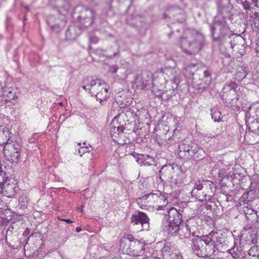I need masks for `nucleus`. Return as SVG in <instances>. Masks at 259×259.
<instances>
[{
  "label": "nucleus",
  "instance_id": "nucleus-1",
  "mask_svg": "<svg viewBox=\"0 0 259 259\" xmlns=\"http://www.w3.org/2000/svg\"><path fill=\"white\" fill-rule=\"evenodd\" d=\"M213 38L220 42L222 51L229 53L235 46V40L231 37V31L225 21H216L211 27ZM232 35H233L232 34Z\"/></svg>",
  "mask_w": 259,
  "mask_h": 259
},
{
  "label": "nucleus",
  "instance_id": "nucleus-2",
  "mask_svg": "<svg viewBox=\"0 0 259 259\" xmlns=\"http://www.w3.org/2000/svg\"><path fill=\"white\" fill-rule=\"evenodd\" d=\"M163 74H155L154 76L151 72L147 71L142 72L138 74L133 82L132 87L134 89L143 90L151 82L153 85L152 92L157 97L161 96V92L159 91L156 93L155 91V87L163 88L164 86V80L162 78Z\"/></svg>",
  "mask_w": 259,
  "mask_h": 259
},
{
  "label": "nucleus",
  "instance_id": "nucleus-3",
  "mask_svg": "<svg viewBox=\"0 0 259 259\" xmlns=\"http://www.w3.org/2000/svg\"><path fill=\"white\" fill-rule=\"evenodd\" d=\"M165 200L166 198L161 192L156 191L155 193H150L138 198L136 202L142 209L151 210L154 207L162 209Z\"/></svg>",
  "mask_w": 259,
  "mask_h": 259
},
{
  "label": "nucleus",
  "instance_id": "nucleus-4",
  "mask_svg": "<svg viewBox=\"0 0 259 259\" xmlns=\"http://www.w3.org/2000/svg\"><path fill=\"white\" fill-rule=\"evenodd\" d=\"M163 222V230L168 234H176L180 229L182 216L176 208L172 207L168 212V217Z\"/></svg>",
  "mask_w": 259,
  "mask_h": 259
},
{
  "label": "nucleus",
  "instance_id": "nucleus-5",
  "mask_svg": "<svg viewBox=\"0 0 259 259\" xmlns=\"http://www.w3.org/2000/svg\"><path fill=\"white\" fill-rule=\"evenodd\" d=\"M82 88L85 90H89L92 96H95L101 103L107 98V85L101 80H92L90 83L83 85Z\"/></svg>",
  "mask_w": 259,
  "mask_h": 259
},
{
  "label": "nucleus",
  "instance_id": "nucleus-6",
  "mask_svg": "<svg viewBox=\"0 0 259 259\" xmlns=\"http://www.w3.org/2000/svg\"><path fill=\"white\" fill-rule=\"evenodd\" d=\"M203 42V36L200 34H196L193 38L183 39L181 46L185 54L193 55L201 50Z\"/></svg>",
  "mask_w": 259,
  "mask_h": 259
},
{
  "label": "nucleus",
  "instance_id": "nucleus-7",
  "mask_svg": "<svg viewBox=\"0 0 259 259\" xmlns=\"http://www.w3.org/2000/svg\"><path fill=\"white\" fill-rule=\"evenodd\" d=\"M4 145V154L6 158L12 163L17 162L20 156V145L12 141L3 142Z\"/></svg>",
  "mask_w": 259,
  "mask_h": 259
},
{
  "label": "nucleus",
  "instance_id": "nucleus-8",
  "mask_svg": "<svg viewBox=\"0 0 259 259\" xmlns=\"http://www.w3.org/2000/svg\"><path fill=\"white\" fill-rule=\"evenodd\" d=\"M131 222L134 225L140 226V230H147L149 228V218L146 213L142 211L135 212L131 218Z\"/></svg>",
  "mask_w": 259,
  "mask_h": 259
},
{
  "label": "nucleus",
  "instance_id": "nucleus-9",
  "mask_svg": "<svg viewBox=\"0 0 259 259\" xmlns=\"http://www.w3.org/2000/svg\"><path fill=\"white\" fill-rule=\"evenodd\" d=\"M78 17L81 24L87 27L90 26L93 22L94 12L92 10L84 8L81 11Z\"/></svg>",
  "mask_w": 259,
  "mask_h": 259
},
{
  "label": "nucleus",
  "instance_id": "nucleus-10",
  "mask_svg": "<svg viewBox=\"0 0 259 259\" xmlns=\"http://www.w3.org/2000/svg\"><path fill=\"white\" fill-rule=\"evenodd\" d=\"M110 71L115 74V78L118 80L122 81L125 80L127 75L132 72L131 70L128 69L125 66H111Z\"/></svg>",
  "mask_w": 259,
  "mask_h": 259
},
{
  "label": "nucleus",
  "instance_id": "nucleus-11",
  "mask_svg": "<svg viewBox=\"0 0 259 259\" xmlns=\"http://www.w3.org/2000/svg\"><path fill=\"white\" fill-rule=\"evenodd\" d=\"M0 185L2 186L3 193L5 195L11 197L15 194L17 189L16 185L11 182V180H8L7 177H5L4 182Z\"/></svg>",
  "mask_w": 259,
  "mask_h": 259
},
{
  "label": "nucleus",
  "instance_id": "nucleus-12",
  "mask_svg": "<svg viewBox=\"0 0 259 259\" xmlns=\"http://www.w3.org/2000/svg\"><path fill=\"white\" fill-rule=\"evenodd\" d=\"M132 240L131 249L130 255L133 256H140L143 254L144 252V244L137 239H135L131 236Z\"/></svg>",
  "mask_w": 259,
  "mask_h": 259
},
{
  "label": "nucleus",
  "instance_id": "nucleus-13",
  "mask_svg": "<svg viewBox=\"0 0 259 259\" xmlns=\"http://www.w3.org/2000/svg\"><path fill=\"white\" fill-rule=\"evenodd\" d=\"M132 240L131 236L121 239L119 250L123 254H130L131 249Z\"/></svg>",
  "mask_w": 259,
  "mask_h": 259
},
{
  "label": "nucleus",
  "instance_id": "nucleus-14",
  "mask_svg": "<svg viewBox=\"0 0 259 259\" xmlns=\"http://www.w3.org/2000/svg\"><path fill=\"white\" fill-rule=\"evenodd\" d=\"M193 244L194 245V249L196 250L200 249V245L202 246L204 245H206L214 246V241L210 239L209 237H207L206 240L197 238L193 240Z\"/></svg>",
  "mask_w": 259,
  "mask_h": 259
},
{
  "label": "nucleus",
  "instance_id": "nucleus-15",
  "mask_svg": "<svg viewBox=\"0 0 259 259\" xmlns=\"http://www.w3.org/2000/svg\"><path fill=\"white\" fill-rule=\"evenodd\" d=\"M190 156L193 157L194 158L201 159L204 156L205 152L204 150L199 147L195 146H192L191 149L187 150Z\"/></svg>",
  "mask_w": 259,
  "mask_h": 259
},
{
  "label": "nucleus",
  "instance_id": "nucleus-16",
  "mask_svg": "<svg viewBox=\"0 0 259 259\" xmlns=\"http://www.w3.org/2000/svg\"><path fill=\"white\" fill-rule=\"evenodd\" d=\"M59 21L60 20L59 19H57L56 20V23L53 24L52 19L50 18L48 21V23L50 26L52 30L56 32H59L62 29V27L65 26L66 20L65 18H63L61 20L60 22Z\"/></svg>",
  "mask_w": 259,
  "mask_h": 259
},
{
  "label": "nucleus",
  "instance_id": "nucleus-17",
  "mask_svg": "<svg viewBox=\"0 0 259 259\" xmlns=\"http://www.w3.org/2000/svg\"><path fill=\"white\" fill-rule=\"evenodd\" d=\"M11 135L12 133L6 126L0 125V140H3V142H9Z\"/></svg>",
  "mask_w": 259,
  "mask_h": 259
},
{
  "label": "nucleus",
  "instance_id": "nucleus-18",
  "mask_svg": "<svg viewBox=\"0 0 259 259\" xmlns=\"http://www.w3.org/2000/svg\"><path fill=\"white\" fill-rule=\"evenodd\" d=\"M247 126L249 130L253 134L259 135V121L257 119L247 120Z\"/></svg>",
  "mask_w": 259,
  "mask_h": 259
},
{
  "label": "nucleus",
  "instance_id": "nucleus-19",
  "mask_svg": "<svg viewBox=\"0 0 259 259\" xmlns=\"http://www.w3.org/2000/svg\"><path fill=\"white\" fill-rule=\"evenodd\" d=\"M76 29L77 27L74 25H71L68 27L66 32V36L69 39L72 40L76 38L78 35Z\"/></svg>",
  "mask_w": 259,
  "mask_h": 259
},
{
  "label": "nucleus",
  "instance_id": "nucleus-20",
  "mask_svg": "<svg viewBox=\"0 0 259 259\" xmlns=\"http://www.w3.org/2000/svg\"><path fill=\"white\" fill-rule=\"evenodd\" d=\"M235 91L234 90L231 89L230 90L229 93L226 96V102H235L238 100L237 97L235 95Z\"/></svg>",
  "mask_w": 259,
  "mask_h": 259
},
{
  "label": "nucleus",
  "instance_id": "nucleus-21",
  "mask_svg": "<svg viewBox=\"0 0 259 259\" xmlns=\"http://www.w3.org/2000/svg\"><path fill=\"white\" fill-rule=\"evenodd\" d=\"M211 117L215 122H220L222 118V116L221 114V112L217 109H212L211 110Z\"/></svg>",
  "mask_w": 259,
  "mask_h": 259
},
{
  "label": "nucleus",
  "instance_id": "nucleus-22",
  "mask_svg": "<svg viewBox=\"0 0 259 259\" xmlns=\"http://www.w3.org/2000/svg\"><path fill=\"white\" fill-rule=\"evenodd\" d=\"M82 146H81L78 149V154L81 156L83 154L87 152H89L90 150L89 148L86 146L85 143L82 144Z\"/></svg>",
  "mask_w": 259,
  "mask_h": 259
},
{
  "label": "nucleus",
  "instance_id": "nucleus-23",
  "mask_svg": "<svg viewBox=\"0 0 259 259\" xmlns=\"http://www.w3.org/2000/svg\"><path fill=\"white\" fill-rule=\"evenodd\" d=\"M240 3L242 4L243 8L246 10H250L253 8L250 4V2L249 0H245V1H242L241 0V1H240Z\"/></svg>",
  "mask_w": 259,
  "mask_h": 259
},
{
  "label": "nucleus",
  "instance_id": "nucleus-24",
  "mask_svg": "<svg viewBox=\"0 0 259 259\" xmlns=\"http://www.w3.org/2000/svg\"><path fill=\"white\" fill-rule=\"evenodd\" d=\"M198 193V191H197V189H195V188H194V189L191 191V195L193 197H195L196 199L200 201H202V199L200 198L199 196L197 195Z\"/></svg>",
  "mask_w": 259,
  "mask_h": 259
},
{
  "label": "nucleus",
  "instance_id": "nucleus-25",
  "mask_svg": "<svg viewBox=\"0 0 259 259\" xmlns=\"http://www.w3.org/2000/svg\"><path fill=\"white\" fill-rule=\"evenodd\" d=\"M254 27L256 28L259 29V14H257L254 20Z\"/></svg>",
  "mask_w": 259,
  "mask_h": 259
},
{
  "label": "nucleus",
  "instance_id": "nucleus-26",
  "mask_svg": "<svg viewBox=\"0 0 259 259\" xmlns=\"http://www.w3.org/2000/svg\"><path fill=\"white\" fill-rule=\"evenodd\" d=\"M215 136L214 135H212L210 133L206 134L204 136V140L206 142L209 141L210 139L214 138Z\"/></svg>",
  "mask_w": 259,
  "mask_h": 259
},
{
  "label": "nucleus",
  "instance_id": "nucleus-27",
  "mask_svg": "<svg viewBox=\"0 0 259 259\" xmlns=\"http://www.w3.org/2000/svg\"><path fill=\"white\" fill-rule=\"evenodd\" d=\"M121 131H122V130H121V127H120L119 126H118V127L114 126V127H112V128L111 130V132L114 133H119Z\"/></svg>",
  "mask_w": 259,
  "mask_h": 259
},
{
  "label": "nucleus",
  "instance_id": "nucleus-28",
  "mask_svg": "<svg viewBox=\"0 0 259 259\" xmlns=\"http://www.w3.org/2000/svg\"><path fill=\"white\" fill-rule=\"evenodd\" d=\"M219 174V177L222 179H224L225 178L228 177V175L225 174L224 169H220Z\"/></svg>",
  "mask_w": 259,
  "mask_h": 259
},
{
  "label": "nucleus",
  "instance_id": "nucleus-29",
  "mask_svg": "<svg viewBox=\"0 0 259 259\" xmlns=\"http://www.w3.org/2000/svg\"><path fill=\"white\" fill-rule=\"evenodd\" d=\"M7 96L10 99H14L15 95L14 94H13L12 91H10L7 95Z\"/></svg>",
  "mask_w": 259,
  "mask_h": 259
},
{
  "label": "nucleus",
  "instance_id": "nucleus-30",
  "mask_svg": "<svg viewBox=\"0 0 259 259\" xmlns=\"http://www.w3.org/2000/svg\"><path fill=\"white\" fill-rule=\"evenodd\" d=\"M232 256L234 259H241V258L239 256V255L236 252H235L234 250L233 251V253H232Z\"/></svg>",
  "mask_w": 259,
  "mask_h": 259
},
{
  "label": "nucleus",
  "instance_id": "nucleus-31",
  "mask_svg": "<svg viewBox=\"0 0 259 259\" xmlns=\"http://www.w3.org/2000/svg\"><path fill=\"white\" fill-rule=\"evenodd\" d=\"M250 2V4L253 7V8L254 7H258L257 0H251V1Z\"/></svg>",
  "mask_w": 259,
  "mask_h": 259
},
{
  "label": "nucleus",
  "instance_id": "nucleus-32",
  "mask_svg": "<svg viewBox=\"0 0 259 259\" xmlns=\"http://www.w3.org/2000/svg\"><path fill=\"white\" fill-rule=\"evenodd\" d=\"M194 188H195V189H197V191H199L202 189V186L200 184H195Z\"/></svg>",
  "mask_w": 259,
  "mask_h": 259
},
{
  "label": "nucleus",
  "instance_id": "nucleus-33",
  "mask_svg": "<svg viewBox=\"0 0 259 259\" xmlns=\"http://www.w3.org/2000/svg\"><path fill=\"white\" fill-rule=\"evenodd\" d=\"M251 109H259V105H255L250 107Z\"/></svg>",
  "mask_w": 259,
  "mask_h": 259
},
{
  "label": "nucleus",
  "instance_id": "nucleus-34",
  "mask_svg": "<svg viewBox=\"0 0 259 259\" xmlns=\"http://www.w3.org/2000/svg\"><path fill=\"white\" fill-rule=\"evenodd\" d=\"M62 221H64L67 223H72V221H71L70 220H68V219H62Z\"/></svg>",
  "mask_w": 259,
  "mask_h": 259
},
{
  "label": "nucleus",
  "instance_id": "nucleus-35",
  "mask_svg": "<svg viewBox=\"0 0 259 259\" xmlns=\"http://www.w3.org/2000/svg\"><path fill=\"white\" fill-rule=\"evenodd\" d=\"M234 249V247L230 249H228L227 251L228 253H229L232 255V253H233Z\"/></svg>",
  "mask_w": 259,
  "mask_h": 259
},
{
  "label": "nucleus",
  "instance_id": "nucleus-36",
  "mask_svg": "<svg viewBox=\"0 0 259 259\" xmlns=\"http://www.w3.org/2000/svg\"><path fill=\"white\" fill-rule=\"evenodd\" d=\"M81 228L80 227H77L76 228V232L78 233L81 231Z\"/></svg>",
  "mask_w": 259,
  "mask_h": 259
},
{
  "label": "nucleus",
  "instance_id": "nucleus-37",
  "mask_svg": "<svg viewBox=\"0 0 259 259\" xmlns=\"http://www.w3.org/2000/svg\"><path fill=\"white\" fill-rule=\"evenodd\" d=\"M185 229L187 231H189V234L190 233V231L189 230V229L188 228V227L187 225H185Z\"/></svg>",
  "mask_w": 259,
  "mask_h": 259
},
{
  "label": "nucleus",
  "instance_id": "nucleus-38",
  "mask_svg": "<svg viewBox=\"0 0 259 259\" xmlns=\"http://www.w3.org/2000/svg\"><path fill=\"white\" fill-rule=\"evenodd\" d=\"M175 254H176L177 255V259H181V255L179 253H178L179 254H177V252H176V253H175Z\"/></svg>",
  "mask_w": 259,
  "mask_h": 259
},
{
  "label": "nucleus",
  "instance_id": "nucleus-39",
  "mask_svg": "<svg viewBox=\"0 0 259 259\" xmlns=\"http://www.w3.org/2000/svg\"><path fill=\"white\" fill-rule=\"evenodd\" d=\"M3 193V189H2V186L0 185V194Z\"/></svg>",
  "mask_w": 259,
  "mask_h": 259
},
{
  "label": "nucleus",
  "instance_id": "nucleus-40",
  "mask_svg": "<svg viewBox=\"0 0 259 259\" xmlns=\"http://www.w3.org/2000/svg\"><path fill=\"white\" fill-rule=\"evenodd\" d=\"M251 210L252 211L254 212V214H255V215L257 216V214H256V213H257V212H256V211H254V210Z\"/></svg>",
  "mask_w": 259,
  "mask_h": 259
},
{
  "label": "nucleus",
  "instance_id": "nucleus-41",
  "mask_svg": "<svg viewBox=\"0 0 259 259\" xmlns=\"http://www.w3.org/2000/svg\"><path fill=\"white\" fill-rule=\"evenodd\" d=\"M117 52H114V53H113V56H115V55H117Z\"/></svg>",
  "mask_w": 259,
  "mask_h": 259
},
{
  "label": "nucleus",
  "instance_id": "nucleus-42",
  "mask_svg": "<svg viewBox=\"0 0 259 259\" xmlns=\"http://www.w3.org/2000/svg\"><path fill=\"white\" fill-rule=\"evenodd\" d=\"M147 157L150 158V157H149V155H147ZM150 158L151 159V160H152V161H153V160H154V159H153V158H152V157H150Z\"/></svg>",
  "mask_w": 259,
  "mask_h": 259
},
{
  "label": "nucleus",
  "instance_id": "nucleus-43",
  "mask_svg": "<svg viewBox=\"0 0 259 259\" xmlns=\"http://www.w3.org/2000/svg\"><path fill=\"white\" fill-rule=\"evenodd\" d=\"M236 2L238 3H240V1H241V0H236Z\"/></svg>",
  "mask_w": 259,
  "mask_h": 259
},
{
  "label": "nucleus",
  "instance_id": "nucleus-44",
  "mask_svg": "<svg viewBox=\"0 0 259 259\" xmlns=\"http://www.w3.org/2000/svg\"><path fill=\"white\" fill-rule=\"evenodd\" d=\"M188 149H187V148H185V149H184V151H187V150H188Z\"/></svg>",
  "mask_w": 259,
  "mask_h": 259
},
{
  "label": "nucleus",
  "instance_id": "nucleus-45",
  "mask_svg": "<svg viewBox=\"0 0 259 259\" xmlns=\"http://www.w3.org/2000/svg\"><path fill=\"white\" fill-rule=\"evenodd\" d=\"M107 58H111V56H107Z\"/></svg>",
  "mask_w": 259,
  "mask_h": 259
},
{
  "label": "nucleus",
  "instance_id": "nucleus-46",
  "mask_svg": "<svg viewBox=\"0 0 259 259\" xmlns=\"http://www.w3.org/2000/svg\"><path fill=\"white\" fill-rule=\"evenodd\" d=\"M59 104L62 106V103H59Z\"/></svg>",
  "mask_w": 259,
  "mask_h": 259
},
{
  "label": "nucleus",
  "instance_id": "nucleus-47",
  "mask_svg": "<svg viewBox=\"0 0 259 259\" xmlns=\"http://www.w3.org/2000/svg\"><path fill=\"white\" fill-rule=\"evenodd\" d=\"M78 145L79 146H80V145H81V144H80V143H78Z\"/></svg>",
  "mask_w": 259,
  "mask_h": 259
},
{
  "label": "nucleus",
  "instance_id": "nucleus-48",
  "mask_svg": "<svg viewBox=\"0 0 259 259\" xmlns=\"http://www.w3.org/2000/svg\"><path fill=\"white\" fill-rule=\"evenodd\" d=\"M146 163H147L148 165H150V163H148V162H146Z\"/></svg>",
  "mask_w": 259,
  "mask_h": 259
}]
</instances>
